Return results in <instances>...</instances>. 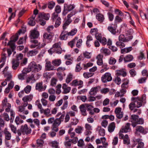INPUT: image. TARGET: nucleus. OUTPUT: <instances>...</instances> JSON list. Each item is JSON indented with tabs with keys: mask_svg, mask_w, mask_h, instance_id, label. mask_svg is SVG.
Returning <instances> with one entry per match:
<instances>
[{
	"mask_svg": "<svg viewBox=\"0 0 148 148\" xmlns=\"http://www.w3.org/2000/svg\"><path fill=\"white\" fill-rule=\"evenodd\" d=\"M42 67L39 64L37 65L34 61L30 62L27 68H25L22 71L23 73H27L32 71L33 72H37L41 69Z\"/></svg>",
	"mask_w": 148,
	"mask_h": 148,
	"instance_id": "f257e3e1",
	"label": "nucleus"
},
{
	"mask_svg": "<svg viewBox=\"0 0 148 148\" xmlns=\"http://www.w3.org/2000/svg\"><path fill=\"white\" fill-rule=\"evenodd\" d=\"M24 30L22 32V29H20L14 35L12 36L10 38V40L7 44L8 46H9L10 48L12 49L13 50H15L16 47L15 45V42H16L18 39V34H20L22 33H24L25 32V30L26 29V27H24Z\"/></svg>",
	"mask_w": 148,
	"mask_h": 148,
	"instance_id": "f03ea898",
	"label": "nucleus"
},
{
	"mask_svg": "<svg viewBox=\"0 0 148 148\" xmlns=\"http://www.w3.org/2000/svg\"><path fill=\"white\" fill-rule=\"evenodd\" d=\"M131 119L132 125L133 127H135L137 124H142L144 123L143 119L142 118L138 119V116L136 115H132Z\"/></svg>",
	"mask_w": 148,
	"mask_h": 148,
	"instance_id": "7ed1b4c3",
	"label": "nucleus"
},
{
	"mask_svg": "<svg viewBox=\"0 0 148 148\" xmlns=\"http://www.w3.org/2000/svg\"><path fill=\"white\" fill-rule=\"evenodd\" d=\"M51 19L53 21H55L54 27L57 28L60 25L61 19L58 14L56 13H53L51 17Z\"/></svg>",
	"mask_w": 148,
	"mask_h": 148,
	"instance_id": "20e7f679",
	"label": "nucleus"
},
{
	"mask_svg": "<svg viewBox=\"0 0 148 148\" xmlns=\"http://www.w3.org/2000/svg\"><path fill=\"white\" fill-rule=\"evenodd\" d=\"M75 8V5L73 4L68 5L66 3L64 4V9L62 14L65 16L68 12H70L73 10Z\"/></svg>",
	"mask_w": 148,
	"mask_h": 148,
	"instance_id": "39448f33",
	"label": "nucleus"
},
{
	"mask_svg": "<svg viewBox=\"0 0 148 148\" xmlns=\"http://www.w3.org/2000/svg\"><path fill=\"white\" fill-rule=\"evenodd\" d=\"M21 130L23 135H28L31 134L32 130L30 127L27 124H25L21 126Z\"/></svg>",
	"mask_w": 148,
	"mask_h": 148,
	"instance_id": "423d86ee",
	"label": "nucleus"
},
{
	"mask_svg": "<svg viewBox=\"0 0 148 148\" xmlns=\"http://www.w3.org/2000/svg\"><path fill=\"white\" fill-rule=\"evenodd\" d=\"M53 28V26L52 25L49 26L47 28V30L48 31L47 32V42H50L52 40V38L53 36V34L49 31L52 30Z\"/></svg>",
	"mask_w": 148,
	"mask_h": 148,
	"instance_id": "0eeeda50",
	"label": "nucleus"
},
{
	"mask_svg": "<svg viewBox=\"0 0 148 148\" xmlns=\"http://www.w3.org/2000/svg\"><path fill=\"white\" fill-rule=\"evenodd\" d=\"M40 23L41 25H44L46 24V14L43 12L40 13L38 15Z\"/></svg>",
	"mask_w": 148,
	"mask_h": 148,
	"instance_id": "6e6552de",
	"label": "nucleus"
},
{
	"mask_svg": "<svg viewBox=\"0 0 148 148\" xmlns=\"http://www.w3.org/2000/svg\"><path fill=\"white\" fill-rule=\"evenodd\" d=\"M112 77L111 74L108 72L106 73L102 76L101 79L102 81L104 83L110 82L112 80Z\"/></svg>",
	"mask_w": 148,
	"mask_h": 148,
	"instance_id": "1a4fd4ad",
	"label": "nucleus"
},
{
	"mask_svg": "<svg viewBox=\"0 0 148 148\" xmlns=\"http://www.w3.org/2000/svg\"><path fill=\"white\" fill-rule=\"evenodd\" d=\"M39 36V33L35 29L32 30L30 31L29 37L32 39H34L38 38Z\"/></svg>",
	"mask_w": 148,
	"mask_h": 148,
	"instance_id": "9d476101",
	"label": "nucleus"
},
{
	"mask_svg": "<svg viewBox=\"0 0 148 148\" xmlns=\"http://www.w3.org/2000/svg\"><path fill=\"white\" fill-rule=\"evenodd\" d=\"M131 100L135 103L136 107L137 108H140L143 105V103L140 100V99L139 97H133L132 98Z\"/></svg>",
	"mask_w": 148,
	"mask_h": 148,
	"instance_id": "9b49d317",
	"label": "nucleus"
},
{
	"mask_svg": "<svg viewBox=\"0 0 148 148\" xmlns=\"http://www.w3.org/2000/svg\"><path fill=\"white\" fill-rule=\"evenodd\" d=\"M101 89V87L97 86L92 87L90 90L89 94L90 95L95 96Z\"/></svg>",
	"mask_w": 148,
	"mask_h": 148,
	"instance_id": "f8f14e48",
	"label": "nucleus"
},
{
	"mask_svg": "<svg viewBox=\"0 0 148 148\" xmlns=\"http://www.w3.org/2000/svg\"><path fill=\"white\" fill-rule=\"evenodd\" d=\"M117 27L116 25L111 24L108 27V29L112 34L115 35L116 33Z\"/></svg>",
	"mask_w": 148,
	"mask_h": 148,
	"instance_id": "ddd939ff",
	"label": "nucleus"
},
{
	"mask_svg": "<svg viewBox=\"0 0 148 148\" xmlns=\"http://www.w3.org/2000/svg\"><path fill=\"white\" fill-rule=\"evenodd\" d=\"M132 38L133 36H130L126 38L124 35L121 34L119 37V40L122 42H127L130 40Z\"/></svg>",
	"mask_w": 148,
	"mask_h": 148,
	"instance_id": "4468645a",
	"label": "nucleus"
},
{
	"mask_svg": "<svg viewBox=\"0 0 148 148\" xmlns=\"http://www.w3.org/2000/svg\"><path fill=\"white\" fill-rule=\"evenodd\" d=\"M115 75L116 76H119L121 75L123 77L126 76L127 73L126 70L124 69H121L120 70H116L115 71Z\"/></svg>",
	"mask_w": 148,
	"mask_h": 148,
	"instance_id": "2eb2a0df",
	"label": "nucleus"
},
{
	"mask_svg": "<svg viewBox=\"0 0 148 148\" xmlns=\"http://www.w3.org/2000/svg\"><path fill=\"white\" fill-rule=\"evenodd\" d=\"M68 36V32L63 29L60 35L59 38L61 40H65L67 39Z\"/></svg>",
	"mask_w": 148,
	"mask_h": 148,
	"instance_id": "dca6fc26",
	"label": "nucleus"
},
{
	"mask_svg": "<svg viewBox=\"0 0 148 148\" xmlns=\"http://www.w3.org/2000/svg\"><path fill=\"white\" fill-rule=\"evenodd\" d=\"M136 132H139L143 134H145L148 132V129L147 128L144 129L141 126H137L136 127Z\"/></svg>",
	"mask_w": 148,
	"mask_h": 148,
	"instance_id": "f3484780",
	"label": "nucleus"
},
{
	"mask_svg": "<svg viewBox=\"0 0 148 148\" xmlns=\"http://www.w3.org/2000/svg\"><path fill=\"white\" fill-rule=\"evenodd\" d=\"M130 126V124L129 123H127L125 126H123L122 127V129L121 130V132L125 133L130 132L131 130Z\"/></svg>",
	"mask_w": 148,
	"mask_h": 148,
	"instance_id": "a211bd4d",
	"label": "nucleus"
},
{
	"mask_svg": "<svg viewBox=\"0 0 148 148\" xmlns=\"http://www.w3.org/2000/svg\"><path fill=\"white\" fill-rule=\"evenodd\" d=\"M86 131L85 134L86 135H90L92 133L91 130H92V126L89 124L86 123L85 125Z\"/></svg>",
	"mask_w": 148,
	"mask_h": 148,
	"instance_id": "6ab92c4d",
	"label": "nucleus"
},
{
	"mask_svg": "<svg viewBox=\"0 0 148 148\" xmlns=\"http://www.w3.org/2000/svg\"><path fill=\"white\" fill-rule=\"evenodd\" d=\"M12 68L14 70H16L18 67L20 63L19 61H18L15 59H13L11 62Z\"/></svg>",
	"mask_w": 148,
	"mask_h": 148,
	"instance_id": "aec40b11",
	"label": "nucleus"
},
{
	"mask_svg": "<svg viewBox=\"0 0 148 148\" xmlns=\"http://www.w3.org/2000/svg\"><path fill=\"white\" fill-rule=\"evenodd\" d=\"M5 136V142L7 140H10L11 138V133L7 130L6 129H5L3 132Z\"/></svg>",
	"mask_w": 148,
	"mask_h": 148,
	"instance_id": "412c9836",
	"label": "nucleus"
},
{
	"mask_svg": "<svg viewBox=\"0 0 148 148\" xmlns=\"http://www.w3.org/2000/svg\"><path fill=\"white\" fill-rule=\"evenodd\" d=\"M101 142L103 144V146L99 145L98 146L97 148H107L108 146V144L107 142H106V139L104 137H103L101 138Z\"/></svg>",
	"mask_w": 148,
	"mask_h": 148,
	"instance_id": "4be33fe9",
	"label": "nucleus"
},
{
	"mask_svg": "<svg viewBox=\"0 0 148 148\" xmlns=\"http://www.w3.org/2000/svg\"><path fill=\"white\" fill-rule=\"evenodd\" d=\"M35 88L36 90H38L39 91H42L45 89V87H43L42 83V82L37 83L36 84Z\"/></svg>",
	"mask_w": 148,
	"mask_h": 148,
	"instance_id": "5701e85b",
	"label": "nucleus"
},
{
	"mask_svg": "<svg viewBox=\"0 0 148 148\" xmlns=\"http://www.w3.org/2000/svg\"><path fill=\"white\" fill-rule=\"evenodd\" d=\"M48 144L52 147L54 148H60L59 143L56 140H54L49 143Z\"/></svg>",
	"mask_w": 148,
	"mask_h": 148,
	"instance_id": "b1692460",
	"label": "nucleus"
},
{
	"mask_svg": "<svg viewBox=\"0 0 148 148\" xmlns=\"http://www.w3.org/2000/svg\"><path fill=\"white\" fill-rule=\"evenodd\" d=\"M37 79H35L34 77V74H32L30 76H29L26 78V83H29L31 81H34L35 82L37 79H38L39 78V75L37 76Z\"/></svg>",
	"mask_w": 148,
	"mask_h": 148,
	"instance_id": "393cba45",
	"label": "nucleus"
},
{
	"mask_svg": "<svg viewBox=\"0 0 148 148\" xmlns=\"http://www.w3.org/2000/svg\"><path fill=\"white\" fill-rule=\"evenodd\" d=\"M83 82L81 80L78 81L77 79H75L72 81L70 84L71 86H75L79 85H82Z\"/></svg>",
	"mask_w": 148,
	"mask_h": 148,
	"instance_id": "a878e982",
	"label": "nucleus"
},
{
	"mask_svg": "<svg viewBox=\"0 0 148 148\" xmlns=\"http://www.w3.org/2000/svg\"><path fill=\"white\" fill-rule=\"evenodd\" d=\"M62 88L63 90V92L65 94L69 92L71 89V87L67 86V85L66 84H63Z\"/></svg>",
	"mask_w": 148,
	"mask_h": 148,
	"instance_id": "bb28decb",
	"label": "nucleus"
},
{
	"mask_svg": "<svg viewBox=\"0 0 148 148\" xmlns=\"http://www.w3.org/2000/svg\"><path fill=\"white\" fill-rule=\"evenodd\" d=\"M103 56L101 54L98 55L96 57L97 59V64L99 66L102 65L103 64Z\"/></svg>",
	"mask_w": 148,
	"mask_h": 148,
	"instance_id": "cd10ccee",
	"label": "nucleus"
},
{
	"mask_svg": "<svg viewBox=\"0 0 148 148\" xmlns=\"http://www.w3.org/2000/svg\"><path fill=\"white\" fill-rule=\"evenodd\" d=\"M79 109L82 114L83 115L85 116L87 115V113L86 110V107L83 104L79 106Z\"/></svg>",
	"mask_w": 148,
	"mask_h": 148,
	"instance_id": "c85d7f7f",
	"label": "nucleus"
},
{
	"mask_svg": "<svg viewBox=\"0 0 148 148\" xmlns=\"http://www.w3.org/2000/svg\"><path fill=\"white\" fill-rule=\"evenodd\" d=\"M62 63L61 60L60 59H56L53 60L52 62V63L55 66H58Z\"/></svg>",
	"mask_w": 148,
	"mask_h": 148,
	"instance_id": "c756f323",
	"label": "nucleus"
},
{
	"mask_svg": "<svg viewBox=\"0 0 148 148\" xmlns=\"http://www.w3.org/2000/svg\"><path fill=\"white\" fill-rule=\"evenodd\" d=\"M100 51L101 53L104 54L106 56L109 55L111 53L109 49L103 47L101 49Z\"/></svg>",
	"mask_w": 148,
	"mask_h": 148,
	"instance_id": "7c9ffc66",
	"label": "nucleus"
},
{
	"mask_svg": "<svg viewBox=\"0 0 148 148\" xmlns=\"http://www.w3.org/2000/svg\"><path fill=\"white\" fill-rule=\"evenodd\" d=\"M56 70L54 66L51 65V62L49 61H47V70L53 71Z\"/></svg>",
	"mask_w": 148,
	"mask_h": 148,
	"instance_id": "2f4dec72",
	"label": "nucleus"
},
{
	"mask_svg": "<svg viewBox=\"0 0 148 148\" xmlns=\"http://www.w3.org/2000/svg\"><path fill=\"white\" fill-rule=\"evenodd\" d=\"M115 127V125L114 122H112L108 125V130L109 132H112L114 131Z\"/></svg>",
	"mask_w": 148,
	"mask_h": 148,
	"instance_id": "473e14b6",
	"label": "nucleus"
},
{
	"mask_svg": "<svg viewBox=\"0 0 148 148\" xmlns=\"http://www.w3.org/2000/svg\"><path fill=\"white\" fill-rule=\"evenodd\" d=\"M46 33H45L43 35V41L44 42L41 44H40V43H39L38 45V47L39 48H42L46 45Z\"/></svg>",
	"mask_w": 148,
	"mask_h": 148,
	"instance_id": "72a5a7b5",
	"label": "nucleus"
},
{
	"mask_svg": "<svg viewBox=\"0 0 148 148\" xmlns=\"http://www.w3.org/2000/svg\"><path fill=\"white\" fill-rule=\"evenodd\" d=\"M65 114H62L59 118L56 119V124L60 125L62 121H63L64 118Z\"/></svg>",
	"mask_w": 148,
	"mask_h": 148,
	"instance_id": "f704fd0d",
	"label": "nucleus"
},
{
	"mask_svg": "<svg viewBox=\"0 0 148 148\" xmlns=\"http://www.w3.org/2000/svg\"><path fill=\"white\" fill-rule=\"evenodd\" d=\"M38 52V51L36 50H32L29 51L27 52V56L28 57L32 56L37 54Z\"/></svg>",
	"mask_w": 148,
	"mask_h": 148,
	"instance_id": "c9c22d12",
	"label": "nucleus"
},
{
	"mask_svg": "<svg viewBox=\"0 0 148 148\" xmlns=\"http://www.w3.org/2000/svg\"><path fill=\"white\" fill-rule=\"evenodd\" d=\"M72 21L71 19H66L63 24L62 26L63 29L65 30L67 28V26L72 22Z\"/></svg>",
	"mask_w": 148,
	"mask_h": 148,
	"instance_id": "e433bc0d",
	"label": "nucleus"
},
{
	"mask_svg": "<svg viewBox=\"0 0 148 148\" xmlns=\"http://www.w3.org/2000/svg\"><path fill=\"white\" fill-rule=\"evenodd\" d=\"M33 98V96L32 95L25 96L22 98V100L23 102H27L31 101Z\"/></svg>",
	"mask_w": 148,
	"mask_h": 148,
	"instance_id": "4c0bfd02",
	"label": "nucleus"
},
{
	"mask_svg": "<svg viewBox=\"0 0 148 148\" xmlns=\"http://www.w3.org/2000/svg\"><path fill=\"white\" fill-rule=\"evenodd\" d=\"M78 39V37L77 36L75 37L74 38L68 43V45L72 48L74 46L75 42Z\"/></svg>",
	"mask_w": 148,
	"mask_h": 148,
	"instance_id": "58836bf2",
	"label": "nucleus"
},
{
	"mask_svg": "<svg viewBox=\"0 0 148 148\" xmlns=\"http://www.w3.org/2000/svg\"><path fill=\"white\" fill-rule=\"evenodd\" d=\"M25 108L22 106H20L18 107V111L20 112H23L24 114L27 115L29 113V111L27 110H25Z\"/></svg>",
	"mask_w": 148,
	"mask_h": 148,
	"instance_id": "ea45409f",
	"label": "nucleus"
},
{
	"mask_svg": "<svg viewBox=\"0 0 148 148\" xmlns=\"http://www.w3.org/2000/svg\"><path fill=\"white\" fill-rule=\"evenodd\" d=\"M134 58L132 56L128 55L126 56L124 58V61L125 62H130L133 60Z\"/></svg>",
	"mask_w": 148,
	"mask_h": 148,
	"instance_id": "a19ab883",
	"label": "nucleus"
},
{
	"mask_svg": "<svg viewBox=\"0 0 148 148\" xmlns=\"http://www.w3.org/2000/svg\"><path fill=\"white\" fill-rule=\"evenodd\" d=\"M132 49V47H130L127 48H125L121 49V52L122 53H125L129 52Z\"/></svg>",
	"mask_w": 148,
	"mask_h": 148,
	"instance_id": "79ce46f5",
	"label": "nucleus"
},
{
	"mask_svg": "<svg viewBox=\"0 0 148 148\" xmlns=\"http://www.w3.org/2000/svg\"><path fill=\"white\" fill-rule=\"evenodd\" d=\"M129 83V80L127 79H124V82L122 84L121 88L126 89L128 87V84Z\"/></svg>",
	"mask_w": 148,
	"mask_h": 148,
	"instance_id": "37998d69",
	"label": "nucleus"
},
{
	"mask_svg": "<svg viewBox=\"0 0 148 148\" xmlns=\"http://www.w3.org/2000/svg\"><path fill=\"white\" fill-rule=\"evenodd\" d=\"M123 139V143L125 144L128 145L130 143V139L129 136L127 134H126L124 136Z\"/></svg>",
	"mask_w": 148,
	"mask_h": 148,
	"instance_id": "c03bdc74",
	"label": "nucleus"
},
{
	"mask_svg": "<svg viewBox=\"0 0 148 148\" xmlns=\"http://www.w3.org/2000/svg\"><path fill=\"white\" fill-rule=\"evenodd\" d=\"M55 5V2L52 1L48 2V4H47L48 8L50 10L53 8Z\"/></svg>",
	"mask_w": 148,
	"mask_h": 148,
	"instance_id": "a18cd8bd",
	"label": "nucleus"
},
{
	"mask_svg": "<svg viewBox=\"0 0 148 148\" xmlns=\"http://www.w3.org/2000/svg\"><path fill=\"white\" fill-rule=\"evenodd\" d=\"M142 139L140 138L136 139L134 138L133 140V143L132 144V147H135L137 144L140 142V141H142Z\"/></svg>",
	"mask_w": 148,
	"mask_h": 148,
	"instance_id": "49530a36",
	"label": "nucleus"
},
{
	"mask_svg": "<svg viewBox=\"0 0 148 148\" xmlns=\"http://www.w3.org/2000/svg\"><path fill=\"white\" fill-rule=\"evenodd\" d=\"M96 18L100 22H103L104 19L103 15L101 14H97L96 16Z\"/></svg>",
	"mask_w": 148,
	"mask_h": 148,
	"instance_id": "de8ad7c7",
	"label": "nucleus"
},
{
	"mask_svg": "<svg viewBox=\"0 0 148 148\" xmlns=\"http://www.w3.org/2000/svg\"><path fill=\"white\" fill-rule=\"evenodd\" d=\"M78 11L76 10H73L67 15V19H71V18Z\"/></svg>",
	"mask_w": 148,
	"mask_h": 148,
	"instance_id": "09e8293b",
	"label": "nucleus"
},
{
	"mask_svg": "<svg viewBox=\"0 0 148 148\" xmlns=\"http://www.w3.org/2000/svg\"><path fill=\"white\" fill-rule=\"evenodd\" d=\"M78 11L76 10H73L67 15V19H71V18Z\"/></svg>",
	"mask_w": 148,
	"mask_h": 148,
	"instance_id": "8fccbe9b",
	"label": "nucleus"
},
{
	"mask_svg": "<svg viewBox=\"0 0 148 148\" xmlns=\"http://www.w3.org/2000/svg\"><path fill=\"white\" fill-rule=\"evenodd\" d=\"M44 143L43 140L41 139H38L36 140V146L38 147H42Z\"/></svg>",
	"mask_w": 148,
	"mask_h": 148,
	"instance_id": "3c124183",
	"label": "nucleus"
},
{
	"mask_svg": "<svg viewBox=\"0 0 148 148\" xmlns=\"http://www.w3.org/2000/svg\"><path fill=\"white\" fill-rule=\"evenodd\" d=\"M77 31V29L74 28L72 29L70 32H68V36H73L75 35Z\"/></svg>",
	"mask_w": 148,
	"mask_h": 148,
	"instance_id": "603ef678",
	"label": "nucleus"
},
{
	"mask_svg": "<svg viewBox=\"0 0 148 148\" xmlns=\"http://www.w3.org/2000/svg\"><path fill=\"white\" fill-rule=\"evenodd\" d=\"M72 143V139H70L68 141H66L64 142V145L66 148H71Z\"/></svg>",
	"mask_w": 148,
	"mask_h": 148,
	"instance_id": "864d4df0",
	"label": "nucleus"
},
{
	"mask_svg": "<svg viewBox=\"0 0 148 148\" xmlns=\"http://www.w3.org/2000/svg\"><path fill=\"white\" fill-rule=\"evenodd\" d=\"M73 75L71 74H69L67 76L66 79V82L67 84L69 83L73 79Z\"/></svg>",
	"mask_w": 148,
	"mask_h": 148,
	"instance_id": "5fc2aeb1",
	"label": "nucleus"
},
{
	"mask_svg": "<svg viewBox=\"0 0 148 148\" xmlns=\"http://www.w3.org/2000/svg\"><path fill=\"white\" fill-rule=\"evenodd\" d=\"M121 41H118L116 43V45L118 47H119L120 48H123L125 47V44Z\"/></svg>",
	"mask_w": 148,
	"mask_h": 148,
	"instance_id": "6e6d98bb",
	"label": "nucleus"
},
{
	"mask_svg": "<svg viewBox=\"0 0 148 148\" xmlns=\"http://www.w3.org/2000/svg\"><path fill=\"white\" fill-rule=\"evenodd\" d=\"M116 62V60L113 57H110L108 60V63L110 65L114 64Z\"/></svg>",
	"mask_w": 148,
	"mask_h": 148,
	"instance_id": "4d7b16f0",
	"label": "nucleus"
},
{
	"mask_svg": "<svg viewBox=\"0 0 148 148\" xmlns=\"http://www.w3.org/2000/svg\"><path fill=\"white\" fill-rule=\"evenodd\" d=\"M61 9L60 6L59 5H57L55 8V12L53 13H56L58 14L61 11Z\"/></svg>",
	"mask_w": 148,
	"mask_h": 148,
	"instance_id": "13d9d810",
	"label": "nucleus"
},
{
	"mask_svg": "<svg viewBox=\"0 0 148 148\" xmlns=\"http://www.w3.org/2000/svg\"><path fill=\"white\" fill-rule=\"evenodd\" d=\"M60 125H58L56 124V122L53 124L52 125V131L55 132H57L58 130V126Z\"/></svg>",
	"mask_w": 148,
	"mask_h": 148,
	"instance_id": "bf43d9fd",
	"label": "nucleus"
},
{
	"mask_svg": "<svg viewBox=\"0 0 148 148\" xmlns=\"http://www.w3.org/2000/svg\"><path fill=\"white\" fill-rule=\"evenodd\" d=\"M77 42L76 44V47L78 48H80L82 45V41L81 39H78L76 41Z\"/></svg>",
	"mask_w": 148,
	"mask_h": 148,
	"instance_id": "052dcab7",
	"label": "nucleus"
},
{
	"mask_svg": "<svg viewBox=\"0 0 148 148\" xmlns=\"http://www.w3.org/2000/svg\"><path fill=\"white\" fill-rule=\"evenodd\" d=\"M93 74V73L86 72L84 73L83 76L85 78H88L92 76Z\"/></svg>",
	"mask_w": 148,
	"mask_h": 148,
	"instance_id": "680f3d73",
	"label": "nucleus"
},
{
	"mask_svg": "<svg viewBox=\"0 0 148 148\" xmlns=\"http://www.w3.org/2000/svg\"><path fill=\"white\" fill-rule=\"evenodd\" d=\"M98 32V30L97 28L92 29L90 31V34L92 35H95V36Z\"/></svg>",
	"mask_w": 148,
	"mask_h": 148,
	"instance_id": "e2e57ef3",
	"label": "nucleus"
},
{
	"mask_svg": "<svg viewBox=\"0 0 148 148\" xmlns=\"http://www.w3.org/2000/svg\"><path fill=\"white\" fill-rule=\"evenodd\" d=\"M10 127L11 128L12 131L14 134H16V128L13 125L11 124L10 125Z\"/></svg>",
	"mask_w": 148,
	"mask_h": 148,
	"instance_id": "0e129e2a",
	"label": "nucleus"
},
{
	"mask_svg": "<svg viewBox=\"0 0 148 148\" xmlns=\"http://www.w3.org/2000/svg\"><path fill=\"white\" fill-rule=\"evenodd\" d=\"M31 86L30 85L27 86L24 89V91L27 94L29 93L31 90Z\"/></svg>",
	"mask_w": 148,
	"mask_h": 148,
	"instance_id": "69168bd1",
	"label": "nucleus"
},
{
	"mask_svg": "<svg viewBox=\"0 0 148 148\" xmlns=\"http://www.w3.org/2000/svg\"><path fill=\"white\" fill-rule=\"evenodd\" d=\"M79 120L76 118H73L72 119V121H71L70 125H76L79 122Z\"/></svg>",
	"mask_w": 148,
	"mask_h": 148,
	"instance_id": "338daca9",
	"label": "nucleus"
},
{
	"mask_svg": "<svg viewBox=\"0 0 148 148\" xmlns=\"http://www.w3.org/2000/svg\"><path fill=\"white\" fill-rule=\"evenodd\" d=\"M129 107L131 110H133L134 108L136 107L135 103L134 102H131L129 105Z\"/></svg>",
	"mask_w": 148,
	"mask_h": 148,
	"instance_id": "774afa93",
	"label": "nucleus"
}]
</instances>
